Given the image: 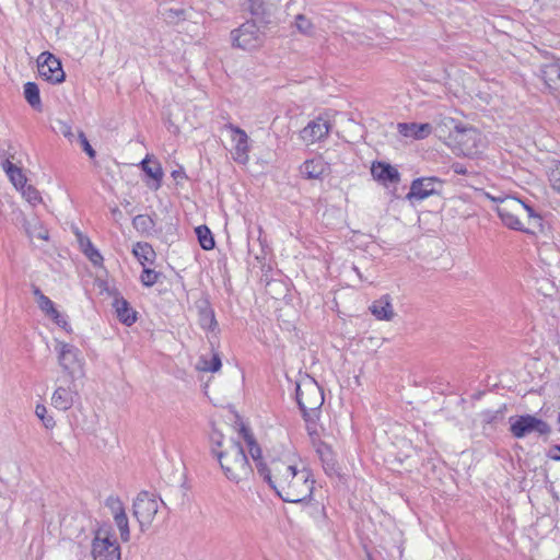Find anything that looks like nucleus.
I'll return each mask as SVG.
<instances>
[{"mask_svg":"<svg viewBox=\"0 0 560 560\" xmlns=\"http://www.w3.org/2000/svg\"><path fill=\"white\" fill-rule=\"evenodd\" d=\"M258 472L284 502H303L313 493L315 480L311 470L289 455L259 463Z\"/></svg>","mask_w":560,"mask_h":560,"instance_id":"1","label":"nucleus"},{"mask_svg":"<svg viewBox=\"0 0 560 560\" xmlns=\"http://www.w3.org/2000/svg\"><path fill=\"white\" fill-rule=\"evenodd\" d=\"M485 196L498 202L495 211L502 223L509 229L528 233L530 232L532 222L538 223L540 221V217L535 213L533 208L515 197H493L488 192Z\"/></svg>","mask_w":560,"mask_h":560,"instance_id":"2","label":"nucleus"},{"mask_svg":"<svg viewBox=\"0 0 560 560\" xmlns=\"http://www.w3.org/2000/svg\"><path fill=\"white\" fill-rule=\"evenodd\" d=\"M212 441L215 444L212 452L228 479L238 482L250 475L252 468L240 442L230 441L220 450L223 446L221 440L212 436Z\"/></svg>","mask_w":560,"mask_h":560,"instance_id":"3","label":"nucleus"},{"mask_svg":"<svg viewBox=\"0 0 560 560\" xmlns=\"http://www.w3.org/2000/svg\"><path fill=\"white\" fill-rule=\"evenodd\" d=\"M296 401L305 421L315 423L324 404V394L314 378L307 376L296 383Z\"/></svg>","mask_w":560,"mask_h":560,"instance_id":"4","label":"nucleus"},{"mask_svg":"<svg viewBox=\"0 0 560 560\" xmlns=\"http://www.w3.org/2000/svg\"><path fill=\"white\" fill-rule=\"evenodd\" d=\"M159 506L160 503L154 494L143 491L137 495L133 502V515L138 520L142 532L152 525Z\"/></svg>","mask_w":560,"mask_h":560,"instance_id":"5","label":"nucleus"},{"mask_svg":"<svg viewBox=\"0 0 560 560\" xmlns=\"http://www.w3.org/2000/svg\"><path fill=\"white\" fill-rule=\"evenodd\" d=\"M231 39L234 47L252 50L260 47L264 42L262 34L253 21H246L238 28L231 32Z\"/></svg>","mask_w":560,"mask_h":560,"instance_id":"6","label":"nucleus"},{"mask_svg":"<svg viewBox=\"0 0 560 560\" xmlns=\"http://www.w3.org/2000/svg\"><path fill=\"white\" fill-rule=\"evenodd\" d=\"M38 74L51 84H59L66 80L61 61L51 52L43 51L37 57Z\"/></svg>","mask_w":560,"mask_h":560,"instance_id":"7","label":"nucleus"},{"mask_svg":"<svg viewBox=\"0 0 560 560\" xmlns=\"http://www.w3.org/2000/svg\"><path fill=\"white\" fill-rule=\"evenodd\" d=\"M55 349L58 353V363L68 375L67 378L74 380V374L82 369L80 350L75 346L62 341H57Z\"/></svg>","mask_w":560,"mask_h":560,"instance_id":"8","label":"nucleus"},{"mask_svg":"<svg viewBox=\"0 0 560 560\" xmlns=\"http://www.w3.org/2000/svg\"><path fill=\"white\" fill-rule=\"evenodd\" d=\"M452 138L462 154L471 156L478 152L481 135L476 128L455 125Z\"/></svg>","mask_w":560,"mask_h":560,"instance_id":"9","label":"nucleus"},{"mask_svg":"<svg viewBox=\"0 0 560 560\" xmlns=\"http://www.w3.org/2000/svg\"><path fill=\"white\" fill-rule=\"evenodd\" d=\"M510 421L511 433L517 439H522L532 432H537L540 435L550 433V427L547 422L530 415L520 416L515 419L511 418Z\"/></svg>","mask_w":560,"mask_h":560,"instance_id":"10","label":"nucleus"},{"mask_svg":"<svg viewBox=\"0 0 560 560\" xmlns=\"http://www.w3.org/2000/svg\"><path fill=\"white\" fill-rule=\"evenodd\" d=\"M94 560H120V548L117 540L108 533L98 532L92 541Z\"/></svg>","mask_w":560,"mask_h":560,"instance_id":"11","label":"nucleus"},{"mask_svg":"<svg viewBox=\"0 0 560 560\" xmlns=\"http://www.w3.org/2000/svg\"><path fill=\"white\" fill-rule=\"evenodd\" d=\"M59 384L51 395V405L54 408L67 411L73 405L79 394L73 378L58 380Z\"/></svg>","mask_w":560,"mask_h":560,"instance_id":"12","label":"nucleus"},{"mask_svg":"<svg viewBox=\"0 0 560 560\" xmlns=\"http://www.w3.org/2000/svg\"><path fill=\"white\" fill-rule=\"evenodd\" d=\"M98 287L113 298L112 306L115 310V314L121 324L131 326L133 323H136L137 312L115 288L108 287V284L105 282H101Z\"/></svg>","mask_w":560,"mask_h":560,"instance_id":"13","label":"nucleus"},{"mask_svg":"<svg viewBox=\"0 0 560 560\" xmlns=\"http://www.w3.org/2000/svg\"><path fill=\"white\" fill-rule=\"evenodd\" d=\"M225 129L230 130L233 142L232 158L242 165H246L249 161V138L245 130L233 124L225 125Z\"/></svg>","mask_w":560,"mask_h":560,"instance_id":"14","label":"nucleus"},{"mask_svg":"<svg viewBox=\"0 0 560 560\" xmlns=\"http://www.w3.org/2000/svg\"><path fill=\"white\" fill-rule=\"evenodd\" d=\"M331 129V124L324 117H317L310 121L302 130L301 138L304 142L314 143L326 138Z\"/></svg>","mask_w":560,"mask_h":560,"instance_id":"15","label":"nucleus"},{"mask_svg":"<svg viewBox=\"0 0 560 560\" xmlns=\"http://www.w3.org/2000/svg\"><path fill=\"white\" fill-rule=\"evenodd\" d=\"M438 178L428 177V178H418L415 179L411 184L410 191L407 194V198L422 200L435 191V183H438Z\"/></svg>","mask_w":560,"mask_h":560,"instance_id":"16","label":"nucleus"},{"mask_svg":"<svg viewBox=\"0 0 560 560\" xmlns=\"http://www.w3.org/2000/svg\"><path fill=\"white\" fill-rule=\"evenodd\" d=\"M373 177L384 185L397 184L400 180L399 172L385 162H374L371 167Z\"/></svg>","mask_w":560,"mask_h":560,"instance_id":"17","label":"nucleus"},{"mask_svg":"<svg viewBox=\"0 0 560 560\" xmlns=\"http://www.w3.org/2000/svg\"><path fill=\"white\" fill-rule=\"evenodd\" d=\"M397 129L404 137H412L415 139H424L433 130L430 124L399 122Z\"/></svg>","mask_w":560,"mask_h":560,"instance_id":"18","label":"nucleus"},{"mask_svg":"<svg viewBox=\"0 0 560 560\" xmlns=\"http://www.w3.org/2000/svg\"><path fill=\"white\" fill-rule=\"evenodd\" d=\"M372 314L381 320H392L395 316L393 305L388 295L373 302L370 306Z\"/></svg>","mask_w":560,"mask_h":560,"instance_id":"19","label":"nucleus"},{"mask_svg":"<svg viewBox=\"0 0 560 560\" xmlns=\"http://www.w3.org/2000/svg\"><path fill=\"white\" fill-rule=\"evenodd\" d=\"M541 73L546 85L549 89L557 90L560 83V59L545 63Z\"/></svg>","mask_w":560,"mask_h":560,"instance_id":"20","label":"nucleus"},{"mask_svg":"<svg viewBox=\"0 0 560 560\" xmlns=\"http://www.w3.org/2000/svg\"><path fill=\"white\" fill-rule=\"evenodd\" d=\"M197 307L199 311V323L200 326L205 329L213 331L218 325L214 312L210 307V304L207 300H201L197 303Z\"/></svg>","mask_w":560,"mask_h":560,"instance_id":"21","label":"nucleus"},{"mask_svg":"<svg viewBox=\"0 0 560 560\" xmlns=\"http://www.w3.org/2000/svg\"><path fill=\"white\" fill-rule=\"evenodd\" d=\"M77 237H78V242H79V245H80L82 252L89 258V260L94 266H101L102 262H103V256L94 247V245L92 244L91 240L88 236H85L82 233H80V232H77Z\"/></svg>","mask_w":560,"mask_h":560,"instance_id":"22","label":"nucleus"},{"mask_svg":"<svg viewBox=\"0 0 560 560\" xmlns=\"http://www.w3.org/2000/svg\"><path fill=\"white\" fill-rule=\"evenodd\" d=\"M327 170V164L322 158L305 161L302 165V173L307 178H319Z\"/></svg>","mask_w":560,"mask_h":560,"instance_id":"23","label":"nucleus"},{"mask_svg":"<svg viewBox=\"0 0 560 560\" xmlns=\"http://www.w3.org/2000/svg\"><path fill=\"white\" fill-rule=\"evenodd\" d=\"M4 172L9 176L11 183L16 189H21L26 185V177L22 170L14 165L11 161L5 160L2 164Z\"/></svg>","mask_w":560,"mask_h":560,"instance_id":"24","label":"nucleus"},{"mask_svg":"<svg viewBox=\"0 0 560 560\" xmlns=\"http://www.w3.org/2000/svg\"><path fill=\"white\" fill-rule=\"evenodd\" d=\"M141 167L145 172V174L155 182L152 188L159 189L163 178V171L160 163L152 162L149 159H144L141 162Z\"/></svg>","mask_w":560,"mask_h":560,"instance_id":"25","label":"nucleus"},{"mask_svg":"<svg viewBox=\"0 0 560 560\" xmlns=\"http://www.w3.org/2000/svg\"><path fill=\"white\" fill-rule=\"evenodd\" d=\"M24 97L26 102L36 110H42V100L38 85L34 82L24 84Z\"/></svg>","mask_w":560,"mask_h":560,"instance_id":"26","label":"nucleus"},{"mask_svg":"<svg viewBox=\"0 0 560 560\" xmlns=\"http://www.w3.org/2000/svg\"><path fill=\"white\" fill-rule=\"evenodd\" d=\"M133 255L138 258V260L144 265L145 262H150L153 260L155 253L151 245L148 243L138 242L132 249Z\"/></svg>","mask_w":560,"mask_h":560,"instance_id":"27","label":"nucleus"},{"mask_svg":"<svg viewBox=\"0 0 560 560\" xmlns=\"http://www.w3.org/2000/svg\"><path fill=\"white\" fill-rule=\"evenodd\" d=\"M220 368L221 359L217 352H213L210 359L202 355L197 363V369L203 372H217L220 370Z\"/></svg>","mask_w":560,"mask_h":560,"instance_id":"28","label":"nucleus"},{"mask_svg":"<svg viewBox=\"0 0 560 560\" xmlns=\"http://www.w3.org/2000/svg\"><path fill=\"white\" fill-rule=\"evenodd\" d=\"M242 433L244 435V439L249 447V454L253 458V460L256 463V467L258 468L259 463L265 464L261 460V448L254 440L253 435L248 432L246 428H242Z\"/></svg>","mask_w":560,"mask_h":560,"instance_id":"29","label":"nucleus"},{"mask_svg":"<svg viewBox=\"0 0 560 560\" xmlns=\"http://www.w3.org/2000/svg\"><path fill=\"white\" fill-rule=\"evenodd\" d=\"M195 232L197 234L200 246L203 249L210 250L214 247V240L212 233L206 225L197 226Z\"/></svg>","mask_w":560,"mask_h":560,"instance_id":"30","label":"nucleus"},{"mask_svg":"<svg viewBox=\"0 0 560 560\" xmlns=\"http://www.w3.org/2000/svg\"><path fill=\"white\" fill-rule=\"evenodd\" d=\"M133 228L141 233H150L154 229V221L150 215L138 214L132 220Z\"/></svg>","mask_w":560,"mask_h":560,"instance_id":"31","label":"nucleus"},{"mask_svg":"<svg viewBox=\"0 0 560 560\" xmlns=\"http://www.w3.org/2000/svg\"><path fill=\"white\" fill-rule=\"evenodd\" d=\"M295 26L300 33L307 36H312L315 32L314 24L304 14H298L295 16Z\"/></svg>","mask_w":560,"mask_h":560,"instance_id":"32","label":"nucleus"},{"mask_svg":"<svg viewBox=\"0 0 560 560\" xmlns=\"http://www.w3.org/2000/svg\"><path fill=\"white\" fill-rule=\"evenodd\" d=\"M35 415L43 422V425L46 429H54L56 425V421L52 416L47 415L46 406L38 404L35 407Z\"/></svg>","mask_w":560,"mask_h":560,"instance_id":"33","label":"nucleus"},{"mask_svg":"<svg viewBox=\"0 0 560 560\" xmlns=\"http://www.w3.org/2000/svg\"><path fill=\"white\" fill-rule=\"evenodd\" d=\"M115 524L119 529L120 538L122 541H128L130 539V530H129V524H128V517L125 514L116 515L114 517Z\"/></svg>","mask_w":560,"mask_h":560,"instance_id":"34","label":"nucleus"},{"mask_svg":"<svg viewBox=\"0 0 560 560\" xmlns=\"http://www.w3.org/2000/svg\"><path fill=\"white\" fill-rule=\"evenodd\" d=\"M20 190L22 192V196L26 199L28 203L36 206L37 203L42 202L40 194L35 187L31 185H25Z\"/></svg>","mask_w":560,"mask_h":560,"instance_id":"35","label":"nucleus"},{"mask_svg":"<svg viewBox=\"0 0 560 560\" xmlns=\"http://www.w3.org/2000/svg\"><path fill=\"white\" fill-rule=\"evenodd\" d=\"M23 225H24L25 232L30 238H39V240H44V241L48 240V232L45 229H43L42 226H39V228L35 226L34 229H31V226L26 222L25 218H23Z\"/></svg>","mask_w":560,"mask_h":560,"instance_id":"36","label":"nucleus"},{"mask_svg":"<svg viewBox=\"0 0 560 560\" xmlns=\"http://www.w3.org/2000/svg\"><path fill=\"white\" fill-rule=\"evenodd\" d=\"M106 506H108L110 509L114 517H116V515L126 513L122 502L119 500V498H116V497L107 498Z\"/></svg>","mask_w":560,"mask_h":560,"instance_id":"37","label":"nucleus"},{"mask_svg":"<svg viewBox=\"0 0 560 560\" xmlns=\"http://www.w3.org/2000/svg\"><path fill=\"white\" fill-rule=\"evenodd\" d=\"M159 273L152 269H143L141 273V282L145 287H152L156 283Z\"/></svg>","mask_w":560,"mask_h":560,"instance_id":"38","label":"nucleus"},{"mask_svg":"<svg viewBox=\"0 0 560 560\" xmlns=\"http://www.w3.org/2000/svg\"><path fill=\"white\" fill-rule=\"evenodd\" d=\"M38 307L48 316L49 314L57 315V310L52 301L48 296H42L37 302Z\"/></svg>","mask_w":560,"mask_h":560,"instance_id":"39","label":"nucleus"},{"mask_svg":"<svg viewBox=\"0 0 560 560\" xmlns=\"http://www.w3.org/2000/svg\"><path fill=\"white\" fill-rule=\"evenodd\" d=\"M480 417H481V421L482 422L490 424V423L495 422L499 419H502L503 418V411L502 410L483 411L480 415Z\"/></svg>","mask_w":560,"mask_h":560,"instance_id":"40","label":"nucleus"},{"mask_svg":"<svg viewBox=\"0 0 560 560\" xmlns=\"http://www.w3.org/2000/svg\"><path fill=\"white\" fill-rule=\"evenodd\" d=\"M78 138H79V140H80V143H81V145H82V148H83L84 152H85V153H86L91 159L95 158L96 152H95V150L92 148V145L90 144L89 140H88V139H86V137H85V133H84L82 130H81V131H79V133H78Z\"/></svg>","mask_w":560,"mask_h":560,"instance_id":"41","label":"nucleus"},{"mask_svg":"<svg viewBox=\"0 0 560 560\" xmlns=\"http://www.w3.org/2000/svg\"><path fill=\"white\" fill-rule=\"evenodd\" d=\"M549 180L555 190L560 192V165L551 170Z\"/></svg>","mask_w":560,"mask_h":560,"instance_id":"42","label":"nucleus"},{"mask_svg":"<svg viewBox=\"0 0 560 560\" xmlns=\"http://www.w3.org/2000/svg\"><path fill=\"white\" fill-rule=\"evenodd\" d=\"M60 132H61L66 138L71 139V138L73 137L71 126H70V125H68V124H66V122H61V124H60Z\"/></svg>","mask_w":560,"mask_h":560,"instance_id":"43","label":"nucleus"},{"mask_svg":"<svg viewBox=\"0 0 560 560\" xmlns=\"http://www.w3.org/2000/svg\"><path fill=\"white\" fill-rule=\"evenodd\" d=\"M548 456L553 460H560V445H555L549 450Z\"/></svg>","mask_w":560,"mask_h":560,"instance_id":"44","label":"nucleus"},{"mask_svg":"<svg viewBox=\"0 0 560 560\" xmlns=\"http://www.w3.org/2000/svg\"><path fill=\"white\" fill-rule=\"evenodd\" d=\"M49 3L52 9H63L67 7L68 0H49Z\"/></svg>","mask_w":560,"mask_h":560,"instance_id":"45","label":"nucleus"},{"mask_svg":"<svg viewBox=\"0 0 560 560\" xmlns=\"http://www.w3.org/2000/svg\"><path fill=\"white\" fill-rule=\"evenodd\" d=\"M452 168L453 171L456 173V174H466L467 173V170L464 167L463 164L460 163H454L452 165Z\"/></svg>","mask_w":560,"mask_h":560,"instance_id":"46","label":"nucleus"},{"mask_svg":"<svg viewBox=\"0 0 560 560\" xmlns=\"http://www.w3.org/2000/svg\"><path fill=\"white\" fill-rule=\"evenodd\" d=\"M441 124H443L445 127H454L455 128V120L453 118H450V117H445L441 120Z\"/></svg>","mask_w":560,"mask_h":560,"instance_id":"47","label":"nucleus"},{"mask_svg":"<svg viewBox=\"0 0 560 560\" xmlns=\"http://www.w3.org/2000/svg\"><path fill=\"white\" fill-rule=\"evenodd\" d=\"M57 325L60 324L61 319L63 318V316L57 311V315L55 314H49L48 315Z\"/></svg>","mask_w":560,"mask_h":560,"instance_id":"48","label":"nucleus"},{"mask_svg":"<svg viewBox=\"0 0 560 560\" xmlns=\"http://www.w3.org/2000/svg\"><path fill=\"white\" fill-rule=\"evenodd\" d=\"M58 326L63 328L66 331H70L71 330L68 322L65 318L61 319V322H60V324H58Z\"/></svg>","mask_w":560,"mask_h":560,"instance_id":"49","label":"nucleus"},{"mask_svg":"<svg viewBox=\"0 0 560 560\" xmlns=\"http://www.w3.org/2000/svg\"><path fill=\"white\" fill-rule=\"evenodd\" d=\"M33 293L36 296L37 302H39V299L42 296H46L45 294H43V292L38 288H34Z\"/></svg>","mask_w":560,"mask_h":560,"instance_id":"50","label":"nucleus"},{"mask_svg":"<svg viewBox=\"0 0 560 560\" xmlns=\"http://www.w3.org/2000/svg\"><path fill=\"white\" fill-rule=\"evenodd\" d=\"M112 213H113L115 220H118L122 215L121 211L118 208H114L112 210Z\"/></svg>","mask_w":560,"mask_h":560,"instance_id":"51","label":"nucleus"},{"mask_svg":"<svg viewBox=\"0 0 560 560\" xmlns=\"http://www.w3.org/2000/svg\"><path fill=\"white\" fill-rule=\"evenodd\" d=\"M180 174H182V172H180V171H174V172L172 173V176L176 178V177H177V176H179Z\"/></svg>","mask_w":560,"mask_h":560,"instance_id":"52","label":"nucleus"},{"mask_svg":"<svg viewBox=\"0 0 560 560\" xmlns=\"http://www.w3.org/2000/svg\"><path fill=\"white\" fill-rule=\"evenodd\" d=\"M369 560H373L371 557H369Z\"/></svg>","mask_w":560,"mask_h":560,"instance_id":"53","label":"nucleus"}]
</instances>
